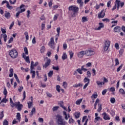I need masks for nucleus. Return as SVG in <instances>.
Listing matches in <instances>:
<instances>
[{
    "instance_id": "f257e3e1",
    "label": "nucleus",
    "mask_w": 125,
    "mask_h": 125,
    "mask_svg": "<svg viewBox=\"0 0 125 125\" xmlns=\"http://www.w3.org/2000/svg\"><path fill=\"white\" fill-rule=\"evenodd\" d=\"M68 13L72 17H76L78 15V11H79V7L76 5H71L68 7Z\"/></svg>"
},
{
    "instance_id": "f03ea898",
    "label": "nucleus",
    "mask_w": 125,
    "mask_h": 125,
    "mask_svg": "<svg viewBox=\"0 0 125 125\" xmlns=\"http://www.w3.org/2000/svg\"><path fill=\"white\" fill-rule=\"evenodd\" d=\"M56 124L58 125H67V122L64 121L63 117L59 114H58L56 116Z\"/></svg>"
},
{
    "instance_id": "7ed1b4c3",
    "label": "nucleus",
    "mask_w": 125,
    "mask_h": 125,
    "mask_svg": "<svg viewBox=\"0 0 125 125\" xmlns=\"http://www.w3.org/2000/svg\"><path fill=\"white\" fill-rule=\"evenodd\" d=\"M9 55L13 58V59H15V58H17L18 56V52L15 49H13L10 51H9Z\"/></svg>"
},
{
    "instance_id": "20e7f679",
    "label": "nucleus",
    "mask_w": 125,
    "mask_h": 125,
    "mask_svg": "<svg viewBox=\"0 0 125 125\" xmlns=\"http://www.w3.org/2000/svg\"><path fill=\"white\" fill-rule=\"evenodd\" d=\"M110 44H111V42L109 40H106L104 42L103 49L104 51H107L108 49H109V47H110Z\"/></svg>"
},
{
    "instance_id": "39448f33",
    "label": "nucleus",
    "mask_w": 125,
    "mask_h": 125,
    "mask_svg": "<svg viewBox=\"0 0 125 125\" xmlns=\"http://www.w3.org/2000/svg\"><path fill=\"white\" fill-rule=\"evenodd\" d=\"M48 45L52 49H55V44L54 43V39L53 37L51 38L50 41L48 43Z\"/></svg>"
},
{
    "instance_id": "423d86ee",
    "label": "nucleus",
    "mask_w": 125,
    "mask_h": 125,
    "mask_svg": "<svg viewBox=\"0 0 125 125\" xmlns=\"http://www.w3.org/2000/svg\"><path fill=\"white\" fill-rule=\"evenodd\" d=\"M25 7V5H24V4H21L20 6V8L21 9V11H19L16 13V17H17V18H18V17L19 16V15H20V13H22V12H24L25 11V10H26V9L25 8L22 9V7Z\"/></svg>"
},
{
    "instance_id": "0eeeda50",
    "label": "nucleus",
    "mask_w": 125,
    "mask_h": 125,
    "mask_svg": "<svg viewBox=\"0 0 125 125\" xmlns=\"http://www.w3.org/2000/svg\"><path fill=\"white\" fill-rule=\"evenodd\" d=\"M94 51L92 50H87L85 51V55L86 56H91L94 55Z\"/></svg>"
},
{
    "instance_id": "6e6552de",
    "label": "nucleus",
    "mask_w": 125,
    "mask_h": 125,
    "mask_svg": "<svg viewBox=\"0 0 125 125\" xmlns=\"http://www.w3.org/2000/svg\"><path fill=\"white\" fill-rule=\"evenodd\" d=\"M46 59H47L46 62L43 65V67H44L45 68H47V67L50 65V63H51V60H50V59L46 57Z\"/></svg>"
},
{
    "instance_id": "1a4fd4ad",
    "label": "nucleus",
    "mask_w": 125,
    "mask_h": 125,
    "mask_svg": "<svg viewBox=\"0 0 125 125\" xmlns=\"http://www.w3.org/2000/svg\"><path fill=\"white\" fill-rule=\"evenodd\" d=\"M105 17V12H104V10H103L100 12L98 15V17L99 19L100 18H104Z\"/></svg>"
},
{
    "instance_id": "9d476101",
    "label": "nucleus",
    "mask_w": 125,
    "mask_h": 125,
    "mask_svg": "<svg viewBox=\"0 0 125 125\" xmlns=\"http://www.w3.org/2000/svg\"><path fill=\"white\" fill-rule=\"evenodd\" d=\"M10 106L12 107V108H14V107H17V102H15V103H13V101H12V99H11V98H10Z\"/></svg>"
},
{
    "instance_id": "9b49d317",
    "label": "nucleus",
    "mask_w": 125,
    "mask_h": 125,
    "mask_svg": "<svg viewBox=\"0 0 125 125\" xmlns=\"http://www.w3.org/2000/svg\"><path fill=\"white\" fill-rule=\"evenodd\" d=\"M17 106L16 107H17V109L18 111H21L22 110V108L23 107V104H20V102H17Z\"/></svg>"
},
{
    "instance_id": "f8f14e48",
    "label": "nucleus",
    "mask_w": 125,
    "mask_h": 125,
    "mask_svg": "<svg viewBox=\"0 0 125 125\" xmlns=\"http://www.w3.org/2000/svg\"><path fill=\"white\" fill-rule=\"evenodd\" d=\"M84 55H85V51H80L79 53V58H83Z\"/></svg>"
},
{
    "instance_id": "ddd939ff",
    "label": "nucleus",
    "mask_w": 125,
    "mask_h": 125,
    "mask_svg": "<svg viewBox=\"0 0 125 125\" xmlns=\"http://www.w3.org/2000/svg\"><path fill=\"white\" fill-rule=\"evenodd\" d=\"M22 57L24 58V59H25L26 63H30V58H29V56L26 57V55H25V54L23 53Z\"/></svg>"
},
{
    "instance_id": "4468645a",
    "label": "nucleus",
    "mask_w": 125,
    "mask_h": 125,
    "mask_svg": "<svg viewBox=\"0 0 125 125\" xmlns=\"http://www.w3.org/2000/svg\"><path fill=\"white\" fill-rule=\"evenodd\" d=\"M5 17L7 19H9V18L10 17V13L9 12L5 11L4 13Z\"/></svg>"
},
{
    "instance_id": "2eb2a0df",
    "label": "nucleus",
    "mask_w": 125,
    "mask_h": 125,
    "mask_svg": "<svg viewBox=\"0 0 125 125\" xmlns=\"http://www.w3.org/2000/svg\"><path fill=\"white\" fill-rule=\"evenodd\" d=\"M114 30L116 33H120L121 32V27L116 26L114 28Z\"/></svg>"
},
{
    "instance_id": "dca6fc26",
    "label": "nucleus",
    "mask_w": 125,
    "mask_h": 125,
    "mask_svg": "<svg viewBox=\"0 0 125 125\" xmlns=\"http://www.w3.org/2000/svg\"><path fill=\"white\" fill-rule=\"evenodd\" d=\"M36 113V108L33 107L31 110V114L29 115L30 117H33V115Z\"/></svg>"
},
{
    "instance_id": "f3484780",
    "label": "nucleus",
    "mask_w": 125,
    "mask_h": 125,
    "mask_svg": "<svg viewBox=\"0 0 125 125\" xmlns=\"http://www.w3.org/2000/svg\"><path fill=\"white\" fill-rule=\"evenodd\" d=\"M9 72L10 74H9V77H10V78L13 77V73H14L13 68H10L9 70Z\"/></svg>"
},
{
    "instance_id": "a211bd4d",
    "label": "nucleus",
    "mask_w": 125,
    "mask_h": 125,
    "mask_svg": "<svg viewBox=\"0 0 125 125\" xmlns=\"http://www.w3.org/2000/svg\"><path fill=\"white\" fill-rule=\"evenodd\" d=\"M115 2V3H116V6L117 5V10H119V8H120V3H121V0H116Z\"/></svg>"
},
{
    "instance_id": "6ab92c4d",
    "label": "nucleus",
    "mask_w": 125,
    "mask_h": 125,
    "mask_svg": "<svg viewBox=\"0 0 125 125\" xmlns=\"http://www.w3.org/2000/svg\"><path fill=\"white\" fill-rule=\"evenodd\" d=\"M103 115H104V120H110V117H109V116L107 115L106 112H104Z\"/></svg>"
},
{
    "instance_id": "aec40b11",
    "label": "nucleus",
    "mask_w": 125,
    "mask_h": 125,
    "mask_svg": "<svg viewBox=\"0 0 125 125\" xmlns=\"http://www.w3.org/2000/svg\"><path fill=\"white\" fill-rule=\"evenodd\" d=\"M16 118H17V120H18L19 122H20L21 120V115L20 114V113H17Z\"/></svg>"
},
{
    "instance_id": "412c9836",
    "label": "nucleus",
    "mask_w": 125,
    "mask_h": 125,
    "mask_svg": "<svg viewBox=\"0 0 125 125\" xmlns=\"http://www.w3.org/2000/svg\"><path fill=\"white\" fill-rule=\"evenodd\" d=\"M98 121H102V119L101 118H100V117H95L94 123H95V124H96V123H97V122H98Z\"/></svg>"
},
{
    "instance_id": "4be33fe9",
    "label": "nucleus",
    "mask_w": 125,
    "mask_h": 125,
    "mask_svg": "<svg viewBox=\"0 0 125 125\" xmlns=\"http://www.w3.org/2000/svg\"><path fill=\"white\" fill-rule=\"evenodd\" d=\"M8 101V100L6 99V96H5L4 98L1 101V103H6Z\"/></svg>"
},
{
    "instance_id": "5701e85b",
    "label": "nucleus",
    "mask_w": 125,
    "mask_h": 125,
    "mask_svg": "<svg viewBox=\"0 0 125 125\" xmlns=\"http://www.w3.org/2000/svg\"><path fill=\"white\" fill-rule=\"evenodd\" d=\"M33 64H34V61L31 62V66H30L31 72H32V71H34L33 70H35V67H34L35 66L33 65Z\"/></svg>"
},
{
    "instance_id": "b1692460",
    "label": "nucleus",
    "mask_w": 125,
    "mask_h": 125,
    "mask_svg": "<svg viewBox=\"0 0 125 125\" xmlns=\"http://www.w3.org/2000/svg\"><path fill=\"white\" fill-rule=\"evenodd\" d=\"M96 83L98 85H99V86H101L102 84H104V82H100V81H96Z\"/></svg>"
},
{
    "instance_id": "393cba45",
    "label": "nucleus",
    "mask_w": 125,
    "mask_h": 125,
    "mask_svg": "<svg viewBox=\"0 0 125 125\" xmlns=\"http://www.w3.org/2000/svg\"><path fill=\"white\" fill-rule=\"evenodd\" d=\"M98 109L97 110L98 112H101V110H102V104H98Z\"/></svg>"
},
{
    "instance_id": "a878e982",
    "label": "nucleus",
    "mask_w": 125,
    "mask_h": 125,
    "mask_svg": "<svg viewBox=\"0 0 125 125\" xmlns=\"http://www.w3.org/2000/svg\"><path fill=\"white\" fill-rule=\"evenodd\" d=\"M31 74H32V79H35V77H36V71H31L30 72Z\"/></svg>"
},
{
    "instance_id": "bb28decb",
    "label": "nucleus",
    "mask_w": 125,
    "mask_h": 125,
    "mask_svg": "<svg viewBox=\"0 0 125 125\" xmlns=\"http://www.w3.org/2000/svg\"><path fill=\"white\" fill-rule=\"evenodd\" d=\"M119 92H120V93L121 94H122V95L125 96V90L123 88L120 89L119 90Z\"/></svg>"
},
{
    "instance_id": "cd10ccee",
    "label": "nucleus",
    "mask_w": 125,
    "mask_h": 125,
    "mask_svg": "<svg viewBox=\"0 0 125 125\" xmlns=\"http://www.w3.org/2000/svg\"><path fill=\"white\" fill-rule=\"evenodd\" d=\"M62 60H65L67 59V54H66V53H63L62 57Z\"/></svg>"
},
{
    "instance_id": "c85d7f7f",
    "label": "nucleus",
    "mask_w": 125,
    "mask_h": 125,
    "mask_svg": "<svg viewBox=\"0 0 125 125\" xmlns=\"http://www.w3.org/2000/svg\"><path fill=\"white\" fill-rule=\"evenodd\" d=\"M63 116H64V119L66 121L68 120V115H67V112L66 111H63Z\"/></svg>"
},
{
    "instance_id": "c756f323",
    "label": "nucleus",
    "mask_w": 125,
    "mask_h": 125,
    "mask_svg": "<svg viewBox=\"0 0 125 125\" xmlns=\"http://www.w3.org/2000/svg\"><path fill=\"white\" fill-rule=\"evenodd\" d=\"M89 82H90V80L89 79L87 78V77H85L84 79V83H89Z\"/></svg>"
},
{
    "instance_id": "7c9ffc66",
    "label": "nucleus",
    "mask_w": 125,
    "mask_h": 125,
    "mask_svg": "<svg viewBox=\"0 0 125 125\" xmlns=\"http://www.w3.org/2000/svg\"><path fill=\"white\" fill-rule=\"evenodd\" d=\"M69 55H70V59H72L73 58V56H74V53L72 51H69Z\"/></svg>"
},
{
    "instance_id": "2f4dec72",
    "label": "nucleus",
    "mask_w": 125,
    "mask_h": 125,
    "mask_svg": "<svg viewBox=\"0 0 125 125\" xmlns=\"http://www.w3.org/2000/svg\"><path fill=\"white\" fill-rule=\"evenodd\" d=\"M58 109H59V106H54L52 108V110H53V112H55V111H57V110H58Z\"/></svg>"
},
{
    "instance_id": "473e14b6",
    "label": "nucleus",
    "mask_w": 125,
    "mask_h": 125,
    "mask_svg": "<svg viewBox=\"0 0 125 125\" xmlns=\"http://www.w3.org/2000/svg\"><path fill=\"white\" fill-rule=\"evenodd\" d=\"M53 75V71H50L48 73V77H49V78H51Z\"/></svg>"
},
{
    "instance_id": "72a5a7b5",
    "label": "nucleus",
    "mask_w": 125,
    "mask_h": 125,
    "mask_svg": "<svg viewBox=\"0 0 125 125\" xmlns=\"http://www.w3.org/2000/svg\"><path fill=\"white\" fill-rule=\"evenodd\" d=\"M6 7L8 9H10V10H11V9H13V7L12 6H10L9 5V3L6 5Z\"/></svg>"
},
{
    "instance_id": "f704fd0d",
    "label": "nucleus",
    "mask_w": 125,
    "mask_h": 125,
    "mask_svg": "<svg viewBox=\"0 0 125 125\" xmlns=\"http://www.w3.org/2000/svg\"><path fill=\"white\" fill-rule=\"evenodd\" d=\"M40 50L42 53H43V52H44V51L45 50V48L44 47V46H42Z\"/></svg>"
},
{
    "instance_id": "c9c22d12",
    "label": "nucleus",
    "mask_w": 125,
    "mask_h": 125,
    "mask_svg": "<svg viewBox=\"0 0 125 125\" xmlns=\"http://www.w3.org/2000/svg\"><path fill=\"white\" fill-rule=\"evenodd\" d=\"M27 104L29 109H30V108L32 107V105H33V102H29L27 103Z\"/></svg>"
},
{
    "instance_id": "e433bc0d",
    "label": "nucleus",
    "mask_w": 125,
    "mask_h": 125,
    "mask_svg": "<svg viewBox=\"0 0 125 125\" xmlns=\"http://www.w3.org/2000/svg\"><path fill=\"white\" fill-rule=\"evenodd\" d=\"M3 117H4V114H3V111H2L0 113V120H2Z\"/></svg>"
},
{
    "instance_id": "4c0bfd02",
    "label": "nucleus",
    "mask_w": 125,
    "mask_h": 125,
    "mask_svg": "<svg viewBox=\"0 0 125 125\" xmlns=\"http://www.w3.org/2000/svg\"><path fill=\"white\" fill-rule=\"evenodd\" d=\"M82 22H86L87 21V18L86 17H83L82 19Z\"/></svg>"
},
{
    "instance_id": "58836bf2",
    "label": "nucleus",
    "mask_w": 125,
    "mask_h": 125,
    "mask_svg": "<svg viewBox=\"0 0 125 125\" xmlns=\"http://www.w3.org/2000/svg\"><path fill=\"white\" fill-rule=\"evenodd\" d=\"M120 64V62H119V59L118 58L115 59V66H118Z\"/></svg>"
},
{
    "instance_id": "ea45409f",
    "label": "nucleus",
    "mask_w": 125,
    "mask_h": 125,
    "mask_svg": "<svg viewBox=\"0 0 125 125\" xmlns=\"http://www.w3.org/2000/svg\"><path fill=\"white\" fill-rule=\"evenodd\" d=\"M52 69H53V70H55L56 71H59V67L58 66H53L52 67Z\"/></svg>"
},
{
    "instance_id": "a19ab883",
    "label": "nucleus",
    "mask_w": 125,
    "mask_h": 125,
    "mask_svg": "<svg viewBox=\"0 0 125 125\" xmlns=\"http://www.w3.org/2000/svg\"><path fill=\"white\" fill-rule=\"evenodd\" d=\"M7 35L6 34H4L3 35V39H4V41L5 42H6V41L7 40Z\"/></svg>"
},
{
    "instance_id": "79ce46f5",
    "label": "nucleus",
    "mask_w": 125,
    "mask_h": 125,
    "mask_svg": "<svg viewBox=\"0 0 125 125\" xmlns=\"http://www.w3.org/2000/svg\"><path fill=\"white\" fill-rule=\"evenodd\" d=\"M116 102V100L115 99V98H112L110 99V102L111 103H112V104H114V103H115V102Z\"/></svg>"
},
{
    "instance_id": "37998d69",
    "label": "nucleus",
    "mask_w": 125,
    "mask_h": 125,
    "mask_svg": "<svg viewBox=\"0 0 125 125\" xmlns=\"http://www.w3.org/2000/svg\"><path fill=\"white\" fill-rule=\"evenodd\" d=\"M3 94L4 95H5V96H6V95H7V90H6V88L5 87L4 88Z\"/></svg>"
},
{
    "instance_id": "c03bdc74",
    "label": "nucleus",
    "mask_w": 125,
    "mask_h": 125,
    "mask_svg": "<svg viewBox=\"0 0 125 125\" xmlns=\"http://www.w3.org/2000/svg\"><path fill=\"white\" fill-rule=\"evenodd\" d=\"M24 52H25V54H26V55H27V54H29V53L28 52V48H27V47H25L24 48Z\"/></svg>"
},
{
    "instance_id": "a18cd8bd",
    "label": "nucleus",
    "mask_w": 125,
    "mask_h": 125,
    "mask_svg": "<svg viewBox=\"0 0 125 125\" xmlns=\"http://www.w3.org/2000/svg\"><path fill=\"white\" fill-rule=\"evenodd\" d=\"M56 90H57L58 92H60V85H57L56 86Z\"/></svg>"
},
{
    "instance_id": "49530a36",
    "label": "nucleus",
    "mask_w": 125,
    "mask_h": 125,
    "mask_svg": "<svg viewBox=\"0 0 125 125\" xmlns=\"http://www.w3.org/2000/svg\"><path fill=\"white\" fill-rule=\"evenodd\" d=\"M13 42V37H11L9 40L8 41V44H9L10 43H11V42Z\"/></svg>"
},
{
    "instance_id": "de8ad7c7",
    "label": "nucleus",
    "mask_w": 125,
    "mask_h": 125,
    "mask_svg": "<svg viewBox=\"0 0 125 125\" xmlns=\"http://www.w3.org/2000/svg\"><path fill=\"white\" fill-rule=\"evenodd\" d=\"M3 125H8V121L6 120H4L3 122Z\"/></svg>"
},
{
    "instance_id": "09e8293b",
    "label": "nucleus",
    "mask_w": 125,
    "mask_h": 125,
    "mask_svg": "<svg viewBox=\"0 0 125 125\" xmlns=\"http://www.w3.org/2000/svg\"><path fill=\"white\" fill-rule=\"evenodd\" d=\"M123 68V64H121L117 69V72H120L121 71V69Z\"/></svg>"
},
{
    "instance_id": "8fccbe9b",
    "label": "nucleus",
    "mask_w": 125,
    "mask_h": 125,
    "mask_svg": "<svg viewBox=\"0 0 125 125\" xmlns=\"http://www.w3.org/2000/svg\"><path fill=\"white\" fill-rule=\"evenodd\" d=\"M58 16H59V14H57L54 16V21H56V20H57V18H58Z\"/></svg>"
},
{
    "instance_id": "3c124183",
    "label": "nucleus",
    "mask_w": 125,
    "mask_h": 125,
    "mask_svg": "<svg viewBox=\"0 0 125 125\" xmlns=\"http://www.w3.org/2000/svg\"><path fill=\"white\" fill-rule=\"evenodd\" d=\"M30 14H31V11H30V10H27V18H30Z\"/></svg>"
},
{
    "instance_id": "603ef678",
    "label": "nucleus",
    "mask_w": 125,
    "mask_h": 125,
    "mask_svg": "<svg viewBox=\"0 0 125 125\" xmlns=\"http://www.w3.org/2000/svg\"><path fill=\"white\" fill-rule=\"evenodd\" d=\"M13 26H14V21H13L12 22V23L10 24V25L9 26V29L11 30V29H12V27H13Z\"/></svg>"
},
{
    "instance_id": "864d4df0",
    "label": "nucleus",
    "mask_w": 125,
    "mask_h": 125,
    "mask_svg": "<svg viewBox=\"0 0 125 125\" xmlns=\"http://www.w3.org/2000/svg\"><path fill=\"white\" fill-rule=\"evenodd\" d=\"M19 87H20V88H19L18 89V90L19 92H21V91H22V90H23V86H20Z\"/></svg>"
},
{
    "instance_id": "5fc2aeb1",
    "label": "nucleus",
    "mask_w": 125,
    "mask_h": 125,
    "mask_svg": "<svg viewBox=\"0 0 125 125\" xmlns=\"http://www.w3.org/2000/svg\"><path fill=\"white\" fill-rule=\"evenodd\" d=\"M63 48L64 50H66V49H67V44L66 43H63Z\"/></svg>"
},
{
    "instance_id": "6e6d98bb",
    "label": "nucleus",
    "mask_w": 125,
    "mask_h": 125,
    "mask_svg": "<svg viewBox=\"0 0 125 125\" xmlns=\"http://www.w3.org/2000/svg\"><path fill=\"white\" fill-rule=\"evenodd\" d=\"M87 77L88 78H90V77H91V74L90 73V71L87 72Z\"/></svg>"
},
{
    "instance_id": "4d7b16f0",
    "label": "nucleus",
    "mask_w": 125,
    "mask_h": 125,
    "mask_svg": "<svg viewBox=\"0 0 125 125\" xmlns=\"http://www.w3.org/2000/svg\"><path fill=\"white\" fill-rule=\"evenodd\" d=\"M115 48H116V49H119L120 48V47L119 46V43H116L115 44Z\"/></svg>"
},
{
    "instance_id": "13d9d810",
    "label": "nucleus",
    "mask_w": 125,
    "mask_h": 125,
    "mask_svg": "<svg viewBox=\"0 0 125 125\" xmlns=\"http://www.w3.org/2000/svg\"><path fill=\"white\" fill-rule=\"evenodd\" d=\"M74 116L76 119H79V113L78 112H76L74 114Z\"/></svg>"
},
{
    "instance_id": "bf43d9fd",
    "label": "nucleus",
    "mask_w": 125,
    "mask_h": 125,
    "mask_svg": "<svg viewBox=\"0 0 125 125\" xmlns=\"http://www.w3.org/2000/svg\"><path fill=\"white\" fill-rule=\"evenodd\" d=\"M74 122H75V120H74L73 119L71 118L70 119H69V124H72V123H74Z\"/></svg>"
},
{
    "instance_id": "052dcab7",
    "label": "nucleus",
    "mask_w": 125,
    "mask_h": 125,
    "mask_svg": "<svg viewBox=\"0 0 125 125\" xmlns=\"http://www.w3.org/2000/svg\"><path fill=\"white\" fill-rule=\"evenodd\" d=\"M63 86H64V88H66V87H67V82H64L63 83Z\"/></svg>"
},
{
    "instance_id": "680f3d73",
    "label": "nucleus",
    "mask_w": 125,
    "mask_h": 125,
    "mask_svg": "<svg viewBox=\"0 0 125 125\" xmlns=\"http://www.w3.org/2000/svg\"><path fill=\"white\" fill-rule=\"evenodd\" d=\"M79 3H80V7L83 5V2H82V0H79Z\"/></svg>"
},
{
    "instance_id": "e2e57ef3",
    "label": "nucleus",
    "mask_w": 125,
    "mask_h": 125,
    "mask_svg": "<svg viewBox=\"0 0 125 125\" xmlns=\"http://www.w3.org/2000/svg\"><path fill=\"white\" fill-rule=\"evenodd\" d=\"M124 53V49H121L119 51V54L122 55Z\"/></svg>"
},
{
    "instance_id": "0e129e2a",
    "label": "nucleus",
    "mask_w": 125,
    "mask_h": 125,
    "mask_svg": "<svg viewBox=\"0 0 125 125\" xmlns=\"http://www.w3.org/2000/svg\"><path fill=\"white\" fill-rule=\"evenodd\" d=\"M17 123H18V122L16 121V119H14L13 121L12 124L13 125H15V124H17Z\"/></svg>"
},
{
    "instance_id": "69168bd1",
    "label": "nucleus",
    "mask_w": 125,
    "mask_h": 125,
    "mask_svg": "<svg viewBox=\"0 0 125 125\" xmlns=\"http://www.w3.org/2000/svg\"><path fill=\"white\" fill-rule=\"evenodd\" d=\"M59 104L60 105V107H63V102H60L59 103Z\"/></svg>"
},
{
    "instance_id": "338daca9",
    "label": "nucleus",
    "mask_w": 125,
    "mask_h": 125,
    "mask_svg": "<svg viewBox=\"0 0 125 125\" xmlns=\"http://www.w3.org/2000/svg\"><path fill=\"white\" fill-rule=\"evenodd\" d=\"M91 65H92L91 62H88L86 64V67H91Z\"/></svg>"
},
{
    "instance_id": "774afa93",
    "label": "nucleus",
    "mask_w": 125,
    "mask_h": 125,
    "mask_svg": "<svg viewBox=\"0 0 125 125\" xmlns=\"http://www.w3.org/2000/svg\"><path fill=\"white\" fill-rule=\"evenodd\" d=\"M107 7H111V1L107 2Z\"/></svg>"
}]
</instances>
